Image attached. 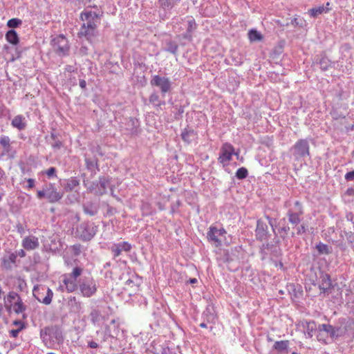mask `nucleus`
<instances>
[{
	"label": "nucleus",
	"mask_w": 354,
	"mask_h": 354,
	"mask_svg": "<svg viewBox=\"0 0 354 354\" xmlns=\"http://www.w3.org/2000/svg\"><path fill=\"white\" fill-rule=\"evenodd\" d=\"M83 269L75 267L72 272L62 276V283L59 288L67 292H73L78 290L79 293L84 297H91L97 290V281L90 276L81 277Z\"/></svg>",
	"instance_id": "nucleus-1"
},
{
	"label": "nucleus",
	"mask_w": 354,
	"mask_h": 354,
	"mask_svg": "<svg viewBox=\"0 0 354 354\" xmlns=\"http://www.w3.org/2000/svg\"><path fill=\"white\" fill-rule=\"evenodd\" d=\"M342 334L343 332L340 327H334L332 325L325 324H319L317 326V338L319 342L326 343L328 339H337Z\"/></svg>",
	"instance_id": "nucleus-2"
},
{
	"label": "nucleus",
	"mask_w": 354,
	"mask_h": 354,
	"mask_svg": "<svg viewBox=\"0 0 354 354\" xmlns=\"http://www.w3.org/2000/svg\"><path fill=\"white\" fill-rule=\"evenodd\" d=\"M4 306L8 312L13 311L16 314L22 313L26 310V306L15 292H10L6 297H4Z\"/></svg>",
	"instance_id": "nucleus-3"
},
{
	"label": "nucleus",
	"mask_w": 354,
	"mask_h": 354,
	"mask_svg": "<svg viewBox=\"0 0 354 354\" xmlns=\"http://www.w3.org/2000/svg\"><path fill=\"white\" fill-rule=\"evenodd\" d=\"M309 143L306 139H300L291 148L292 154L295 160L299 161L309 156Z\"/></svg>",
	"instance_id": "nucleus-4"
},
{
	"label": "nucleus",
	"mask_w": 354,
	"mask_h": 354,
	"mask_svg": "<svg viewBox=\"0 0 354 354\" xmlns=\"http://www.w3.org/2000/svg\"><path fill=\"white\" fill-rule=\"evenodd\" d=\"M100 14L90 9H84L80 14V19L87 28H97L100 23Z\"/></svg>",
	"instance_id": "nucleus-5"
},
{
	"label": "nucleus",
	"mask_w": 354,
	"mask_h": 354,
	"mask_svg": "<svg viewBox=\"0 0 354 354\" xmlns=\"http://www.w3.org/2000/svg\"><path fill=\"white\" fill-rule=\"evenodd\" d=\"M233 155H235L239 158V155L235 152L234 147L231 144L225 142L221 147L218 160L225 167L228 165Z\"/></svg>",
	"instance_id": "nucleus-6"
},
{
	"label": "nucleus",
	"mask_w": 354,
	"mask_h": 354,
	"mask_svg": "<svg viewBox=\"0 0 354 354\" xmlns=\"http://www.w3.org/2000/svg\"><path fill=\"white\" fill-rule=\"evenodd\" d=\"M152 86H157L161 91L162 96L164 97L165 93L169 92L171 88V82L166 77L160 75H153L150 81Z\"/></svg>",
	"instance_id": "nucleus-7"
},
{
	"label": "nucleus",
	"mask_w": 354,
	"mask_h": 354,
	"mask_svg": "<svg viewBox=\"0 0 354 354\" xmlns=\"http://www.w3.org/2000/svg\"><path fill=\"white\" fill-rule=\"evenodd\" d=\"M78 37L80 38L84 37L89 43L93 44L98 41L99 31L97 28H87L85 24H82L80 29L78 32Z\"/></svg>",
	"instance_id": "nucleus-8"
},
{
	"label": "nucleus",
	"mask_w": 354,
	"mask_h": 354,
	"mask_svg": "<svg viewBox=\"0 0 354 354\" xmlns=\"http://www.w3.org/2000/svg\"><path fill=\"white\" fill-rule=\"evenodd\" d=\"M52 42L55 50L59 55L64 56L68 54L69 50L68 41L63 35L55 37Z\"/></svg>",
	"instance_id": "nucleus-9"
},
{
	"label": "nucleus",
	"mask_w": 354,
	"mask_h": 354,
	"mask_svg": "<svg viewBox=\"0 0 354 354\" xmlns=\"http://www.w3.org/2000/svg\"><path fill=\"white\" fill-rule=\"evenodd\" d=\"M77 232L84 241L91 240L95 234L94 227L88 224H82L77 228Z\"/></svg>",
	"instance_id": "nucleus-10"
},
{
	"label": "nucleus",
	"mask_w": 354,
	"mask_h": 354,
	"mask_svg": "<svg viewBox=\"0 0 354 354\" xmlns=\"http://www.w3.org/2000/svg\"><path fill=\"white\" fill-rule=\"evenodd\" d=\"M110 250L113 255V257L116 258L119 257L122 252H129L131 250V245L127 241L113 243L110 247Z\"/></svg>",
	"instance_id": "nucleus-11"
},
{
	"label": "nucleus",
	"mask_w": 354,
	"mask_h": 354,
	"mask_svg": "<svg viewBox=\"0 0 354 354\" xmlns=\"http://www.w3.org/2000/svg\"><path fill=\"white\" fill-rule=\"evenodd\" d=\"M295 205L296 211L294 212L292 209H289L287 215L289 222L294 225H297L301 221L300 216L303 214V210L299 201H296Z\"/></svg>",
	"instance_id": "nucleus-12"
},
{
	"label": "nucleus",
	"mask_w": 354,
	"mask_h": 354,
	"mask_svg": "<svg viewBox=\"0 0 354 354\" xmlns=\"http://www.w3.org/2000/svg\"><path fill=\"white\" fill-rule=\"evenodd\" d=\"M142 283L141 279L136 274L131 276L125 282L124 289L131 292H136L138 290V287Z\"/></svg>",
	"instance_id": "nucleus-13"
},
{
	"label": "nucleus",
	"mask_w": 354,
	"mask_h": 354,
	"mask_svg": "<svg viewBox=\"0 0 354 354\" xmlns=\"http://www.w3.org/2000/svg\"><path fill=\"white\" fill-rule=\"evenodd\" d=\"M225 233L226 232L223 228L217 229L216 227L212 226L207 232V238L210 241L214 242L216 246H218L221 243L218 236H223Z\"/></svg>",
	"instance_id": "nucleus-14"
},
{
	"label": "nucleus",
	"mask_w": 354,
	"mask_h": 354,
	"mask_svg": "<svg viewBox=\"0 0 354 354\" xmlns=\"http://www.w3.org/2000/svg\"><path fill=\"white\" fill-rule=\"evenodd\" d=\"M63 196V194L57 192L56 187L53 184L46 185V198L50 203H55L59 201Z\"/></svg>",
	"instance_id": "nucleus-15"
},
{
	"label": "nucleus",
	"mask_w": 354,
	"mask_h": 354,
	"mask_svg": "<svg viewBox=\"0 0 354 354\" xmlns=\"http://www.w3.org/2000/svg\"><path fill=\"white\" fill-rule=\"evenodd\" d=\"M300 326L303 328L304 335L307 338H311L315 331H317V327L314 321H302L300 323Z\"/></svg>",
	"instance_id": "nucleus-16"
},
{
	"label": "nucleus",
	"mask_w": 354,
	"mask_h": 354,
	"mask_svg": "<svg viewBox=\"0 0 354 354\" xmlns=\"http://www.w3.org/2000/svg\"><path fill=\"white\" fill-rule=\"evenodd\" d=\"M22 247L26 250H33L39 248V242L37 237L28 236L22 240Z\"/></svg>",
	"instance_id": "nucleus-17"
},
{
	"label": "nucleus",
	"mask_w": 354,
	"mask_h": 354,
	"mask_svg": "<svg viewBox=\"0 0 354 354\" xmlns=\"http://www.w3.org/2000/svg\"><path fill=\"white\" fill-rule=\"evenodd\" d=\"M27 120L23 115H17L11 121V125L18 131H24L27 127Z\"/></svg>",
	"instance_id": "nucleus-18"
},
{
	"label": "nucleus",
	"mask_w": 354,
	"mask_h": 354,
	"mask_svg": "<svg viewBox=\"0 0 354 354\" xmlns=\"http://www.w3.org/2000/svg\"><path fill=\"white\" fill-rule=\"evenodd\" d=\"M17 254L11 252L5 255L2 259V266L6 270H12L15 264Z\"/></svg>",
	"instance_id": "nucleus-19"
},
{
	"label": "nucleus",
	"mask_w": 354,
	"mask_h": 354,
	"mask_svg": "<svg viewBox=\"0 0 354 354\" xmlns=\"http://www.w3.org/2000/svg\"><path fill=\"white\" fill-rule=\"evenodd\" d=\"M268 226L266 223L261 220L257 221L256 228V236L258 239L263 240L267 235Z\"/></svg>",
	"instance_id": "nucleus-20"
},
{
	"label": "nucleus",
	"mask_w": 354,
	"mask_h": 354,
	"mask_svg": "<svg viewBox=\"0 0 354 354\" xmlns=\"http://www.w3.org/2000/svg\"><path fill=\"white\" fill-rule=\"evenodd\" d=\"M332 286L330 276L326 273H322L320 275L319 288L324 292L330 288Z\"/></svg>",
	"instance_id": "nucleus-21"
},
{
	"label": "nucleus",
	"mask_w": 354,
	"mask_h": 354,
	"mask_svg": "<svg viewBox=\"0 0 354 354\" xmlns=\"http://www.w3.org/2000/svg\"><path fill=\"white\" fill-rule=\"evenodd\" d=\"M187 31L183 35V37L186 39L191 40L192 32L195 30L196 28V24L195 22V20L192 17H188L187 19Z\"/></svg>",
	"instance_id": "nucleus-22"
},
{
	"label": "nucleus",
	"mask_w": 354,
	"mask_h": 354,
	"mask_svg": "<svg viewBox=\"0 0 354 354\" xmlns=\"http://www.w3.org/2000/svg\"><path fill=\"white\" fill-rule=\"evenodd\" d=\"M181 137L185 142L190 143L196 139L197 134L193 129H185L182 132Z\"/></svg>",
	"instance_id": "nucleus-23"
},
{
	"label": "nucleus",
	"mask_w": 354,
	"mask_h": 354,
	"mask_svg": "<svg viewBox=\"0 0 354 354\" xmlns=\"http://www.w3.org/2000/svg\"><path fill=\"white\" fill-rule=\"evenodd\" d=\"M330 10V8H325L324 6L313 8L308 10V14L312 17H317L322 13H326Z\"/></svg>",
	"instance_id": "nucleus-24"
},
{
	"label": "nucleus",
	"mask_w": 354,
	"mask_h": 354,
	"mask_svg": "<svg viewBox=\"0 0 354 354\" xmlns=\"http://www.w3.org/2000/svg\"><path fill=\"white\" fill-rule=\"evenodd\" d=\"M6 39L9 43L13 45H17L19 43L18 35L14 30H10L7 32Z\"/></svg>",
	"instance_id": "nucleus-25"
},
{
	"label": "nucleus",
	"mask_w": 354,
	"mask_h": 354,
	"mask_svg": "<svg viewBox=\"0 0 354 354\" xmlns=\"http://www.w3.org/2000/svg\"><path fill=\"white\" fill-rule=\"evenodd\" d=\"M149 100L154 106L160 107L162 105L165 104V101L160 100L158 94L156 93H151L149 96Z\"/></svg>",
	"instance_id": "nucleus-26"
},
{
	"label": "nucleus",
	"mask_w": 354,
	"mask_h": 354,
	"mask_svg": "<svg viewBox=\"0 0 354 354\" xmlns=\"http://www.w3.org/2000/svg\"><path fill=\"white\" fill-rule=\"evenodd\" d=\"M80 185V182L75 178L68 179L64 185V189L67 192L72 191Z\"/></svg>",
	"instance_id": "nucleus-27"
},
{
	"label": "nucleus",
	"mask_w": 354,
	"mask_h": 354,
	"mask_svg": "<svg viewBox=\"0 0 354 354\" xmlns=\"http://www.w3.org/2000/svg\"><path fill=\"white\" fill-rule=\"evenodd\" d=\"M289 342L287 340L277 341L274 344V348L279 352H283L287 350Z\"/></svg>",
	"instance_id": "nucleus-28"
},
{
	"label": "nucleus",
	"mask_w": 354,
	"mask_h": 354,
	"mask_svg": "<svg viewBox=\"0 0 354 354\" xmlns=\"http://www.w3.org/2000/svg\"><path fill=\"white\" fill-rule=\"evenodd\" d=\"M248 37L250 41H258L262 39L261 34L256 30H250L248 32Z\"/></svg>",
	"instance_id": "nucleus-29"
},
{
	"label": "nucleus",
	"mask_w": 354,
	"mask_h": 354,
	"mask_svg": "<svg viewBox=\"0 0 354 354\" xmlns=\"http://www.w3.org/2000/svg\"><path fill=\"white\" fill-rule=\"evenodd\" d=\"M53 296V291L50 288H48L46 289V295L42 299L37 297V299L39 301H41V303L46 304V305H48L52 301Z\"/></svg>",
	"instance_id": "nucleus-30"
},
{
	"label": "nucleus",
	"mask_w": 354,
	"mask_h": 354,
	"mask_svg": "<svg viewBox=\"0 0 354 354\" xmlns=\"http://www.w3.org/2000/svg\"><path fill=\"white\" fill-rule=\"evenodd\" d=\"M0 145H1L6 151H9L10 148V140L7 136L0 137Z\"/></svg>",
	"instance_id": "nucleus-31"
},
{
	"label": "nucleus",
	"mask_w": 354,
	"mask_h": 354,
	"mask_svg": "<svg viewBox=\"0 0 354 354\" xmlns=\"http://www.w3.org/2000/svg\"><path fill=\"white\" fill-rule=\"evenodd\" d=\"M98 183V186L100 187L97 191L95 192L96 194L102 195L106 192V185L108 184V180L104 178H100Z\"/></svg>",
	"instance_id": "nucleus-32"
},
{
	"label": "nucleus",
	"mask_w": 354,
	"mask_h": 354,
	"mask_svg": "<svg viewBox=\"0 0 354 354\" xmlns=\"http://www.w3.org/2000/svg\"><path fill=\"white\" fill-rule=\"evenodd\" d=\"M316 248L319 254H328L330 252V250L328 245L322 243L317 244Z\"/></svg>",
	"instance_id": "nucleus-33"
},
{
	"label": "nucleus",
	"mask_w": 354,
	"mask_h": 354,
	"mask_svg": "<svg viewBox=\"0 0 354 354\" xmlns=\"http://www.w3.org/2000/svg\"><path fill=\"white\" fill-rule=\"evenodd\" d=\"M248 175V171L246 168L241 167L236 172V177L238 179H244Z\"/></svg>",
	"instance_id": "nucleus-34"
},
{
	"label": "nucleus",
	"mask_w": 354,
	"mask_h": 354,
	"mask_svg": "<svg viewBox=\"0 0 354 354\" xmlns=\"http://www.w3.org/2000/svg\"><path fill=\"white\" fill-rule=\"evenodd\" d=\"M22 23L21 20V19H17V18H13V19H11L10 20H8V23H7V26L9 27V28H17L18 27L19 25H21Z\"/></svg>",
	"instance_id": "nucleus-35"
},
{
	"label": "nucleus",
	"mask_w": 354,
	"mask_h": 354,
	"mask_svg": "<svg viewBox=\"0 0 354 354\" xmlns=\"http://www.w3.org/2000/svg\"><path fill=\"white\" fill-rule=\"evenodd\" d=\"M305 21L303 19L299 17H295L291 19L290 24L294 26L302 27Z\"/></svg>",
	"instance_id": "nucleus-36"
},
{
	"label": "nucleus",
	"mask_w": 354,
	"mask_h": 354,
	"mask_svg": "<svg viewBox=\"0 0 354 354\" xmlns=\"http://www.w3.org/2000/svg\"><path fill=\"white\" fill-rule=\"evenodd\" d=\"M100 313L97 310H93L91 313V319L93 324H96L99 321Z\"/></svg>",
	"instance_id": "nucleus-37"
},
{
	"label": "nucleus",
	"mask_w": 354,
	"mask_h": 354,
	"mask_svg": "<svg viewBox=\"0 0 354 354\" xmlns=\"http://www.w3.org/2000/svg\"><path fill=\"white\" fill-rule=\"evenodd\" d=\"M84 183L85 186L87 187V189H88V190H89V191H90V192H95H95L97 191V190L95 189V187H98V183H94V182H93V183H92V184H91V185H89V186H88V185H87V183H86V182H85V181H84Z\"/></svg>",
	"instance_id": "nucleus-38"
},
{
	"label": "nucleus",
	"mask_w": 354,
	"mask_h": 354,
	"mask_svg": "<svg viewBox=\"0 0 354 354\" xmlns=\"http://www.w3.org/2000/svg\"><path fill=\"white\" fill-rule=\"evenodd\" d=\"M161 6L165 8H171L172 6L171 0H160Z\"/></svg>",
	"instance_id": "nucleus-39"
},
{
	"label": "nucleus",
	"mask_w": 354,
	"mask_h": 354,
	"mask_svg": "<svg viewBox=\"0 0 354 354\" xmlns=\"http://www.w3.org/2000/svg\"><path fill=\"white\" fill-rule=\"evenodd\" d=\"M37 197L40 199L43 198H46V187L42 190H39L37 192Z\"/></svg>",
	"instance_id": "nucleus-40"
},
{
	"label": "nucleus",
	"mask_w": 354,
	"mask_h": 354,
	"mask_svg": "<svg viewBox=\"0 0 354 354\" xmlns=\"http://www.w3.org/2000/svg\"><path fill=\"white\" fill-rule=\"evenodd\" d=\"M22 328V326H20L19 328L17 329H13V330H11L10 331V335L12 337H17L19 335V331L21 330Z\"/></svg>",
	"instance_id": "nucleus-41"
},
{
	"label": "nucleus",
	"mask_w": 354,
	"mask_h": 354,
	"mask_svg": "<svg viewBox=\"0 0 354 354\" xmlns=\"http://www.w3.org/2000/svg\"><path fill=\"white\" fill-rule=\"evenodd\" d=\"M177 49H178V46L176 44H171L168 48L167 49V51L173 53V54H175L177 51Z\"/></svg>",
	"instance_id": "nucleus-42"
},
{
	"label": "nucleus",
	"mask_w": 354,
	"mask_h": 354,
	"mask_svg": "<svg viewBox=\"0 0 354 354\" xmlns=\"http://www.w3.org/2000/svg\"><path fill=\"white\" fill-rule=\"evenodd\" d=\"M203 315L206 317V320L208 323L214 322L215 317L213 314H209V315H207V313L205 312L203 313Z\"/></svg>",
	"instance_id": "nucleus-43"
},
{
	"label": "nucleus",
	"mask_w": 354,
	"mask_h": 354,
	"mask_svg": "<svg viewBox=\"0 0 354 354\" xmlns=\"http://www.w3.org/2000/svg\"><path fill=\"white\" fill-rule=\"evenodd\" d=\"M16 227L17 232L19 233L21 235H23L25 233V228L21 224L18 223Z\"/></svg>",
	"instance_id": "nucleus-44"
},
{
	"label": "nucleus",
	"mask_w": 354,
	"mask_h": 354,
	"mask_svg": "<svg viewBox=\"0 0 354 354\" xmlns=\"http://www.w3.org/2000/svg\"><path fill=\"white\" fill-rule=\"evenodd\" d=\"M345 179L346 180H353L354 179V171L346 173L345 175Z\"/></svg>",
	"instance_id": "nucleus-45"
},
{
	"label": "nucleus",
	"mask_w": 354,
	"mask_h": 354,
	"mask_svg": "<svg viewBox=\"0 0 354 354\" xmlns=\"http://www.w3.org/2000/svg\"><path fill=\"white\" fill-rule=\"evenodd\" d=\"M55 169L54 167H50L46 172V175L48 176V177H52L55 175Z\"/></svg>",
	"instance_id": "nucleus-46"
},
{
	"label": "nucleus",
	"mask_w": 354,
	"mask_h": 354,
	"mask_svg": "<svg viewBox=\"0 0 354 354\" xmlns=\"http://www.w3.org/2000/svg\"><path fill=\"white\" fill-rule=\"evenodd\" d=\"M297 230L298 234H301L303 233H305L306 231V228L305 225H301L300 226H299L297 228Z\"/></svg>",
	"instance_id": "nucleus-47"
},
{
	"label": "nucleus",
	"mask_w": 354,
	"mask_h": 354,
	"mask_svg": "<svg viewBox=\"0 0 354 354\" xmlns=\"http://www.w3.org/2000/svg\"><path fill=\"white\" fill-rule=\"evenodd\" d=\"M27 183H28V185H27L28 188L31 189V188L34 187V186H35V180L34 179L28 178L27 180Z\"/></svg>",
	"instance_id": "nucleus-48"
},
{
	"label": "nucleus",
	"mask_w": 354,
	"mask_h": 354,
	"mask_svg": "<svg viewBox=\"0 0 354 354\" xmlns=\"http://www.w3.org/2000/svg\"><path fill=\"white\" fill-rule=\"evenodd\" d=\"M88 345L91 348H96L98 347V344L93 341L89 342Z\"/></svg>",
	"instance_id": "nucleus-49"
},
{
	"label": "nucleus",
	"mask_w": 354,
	"mask_h": 354,
	"mask_svg": "<svg viewBox=\"0 0 354 354\" xmlns=\"http://www.w3.org/2000/svg\"><path fill=\"white\" fill-rule=\"evenodd\" d=\"M320 66H321V68L324 70H326L327 69V63L324 60V59H322L321 60L320 62Z\"/></svg>",
	"instance_id": "nucleus-50"
},
{
	"label": "nucleus",
	"mask_w": 354,
	"mask_h": 354,
	"mask_svg": "<svg viewBox=\"0 0 354 354\" xmlns=\"http://www.w3.org/2000/svg\"><path fill=\"white\" fill-rule=\"evenodd\" d=\"M79 84L82 89H84L86 86V82L84 80H80Z\"/></svg>",
	"instance_id": "nucleus-51"
},
{
	"label": "nucleus",
	"mask_w": 354,
	"mask_h": 354,
	"mask_svg": "<svg viewBox=\"0 0 354 354\" xmlns=\"http://www.w3.org/2000/svg\"><path fill=\"white\" fill-rule=\"evenodd\" d=\"M62 147V142L60 141H56L54 144H53V147L56 149H59Z\"/></svg>",
	"instance_id": "nucleus-52"
},
{
	"label": "nucleus",
	"mask_w": 354,
	"mask_h": 354,
	"mask_svg": "<svg viewBox=\"0 0 354 354\" xmlns=\"http://www.w3.org/2000/svg\"><path fill=\"white\" fill-rule=\"evenodd\" d=\"M17 255H19L21 257H24L26 255V253L24 250H20L17 252Z\"/></svg>",
	"instance_id": "nucleus-53"
},
{
	"label": "nucleus",
	"mask_w": 354,
	"mask_h": 354,
	"mask_svg": "<svg viewBox=\"0 0 354 354\" xmlns=\"http://www.w3.org/2000/svg\"><path fill=\"white\" fill-rule=\"evenodd\" d=\"M197 282V279L195 278H192L189 279V283L192 284L196 283Z\"/></svg>",
	"instance_id": "nucleus-54"
},
{
	"label": "nucleus",
	"mask_w": 354,
	"mask_h": 354,
	"mask_svg": "<svg viewBox=\"0 0 354 354\" xmlns=\"http://www.w3.org/2000/svg\"><path fill=\"white\" fill-rule=\"evenodd\" d=\"M85 212H86V213L89 214L90 215H94V214H95V213H94L93 212H92L91 210H89V211H88L86 208H85Z\"/></svg>",
	"instance_id": "nucleus-55"
},
{
	"label": "nucleus",
	"mask_w": 354,
	"mask_h": 354,
	"mask_svg": "<svg viewBox=\"0 0 354 354\" xmlns=\"http://www.w3.org/2000/svg\"><path fill=\"white\" fill-rule=\"evenodd\" d=\"M200 326L202 328H207V324L205 322H203L200 324Z\"/></svg>",
	"instance_id": "nucleus-56"
},
{
	"label": "nucleus",
	"mask_w": 354,
	"mask_h": 354,
	"mask_svg": "<svg viewBox=\"0 0 354 354\" xmlns=\"http://www.w3.org/2000/svg\"><path fill=\"white\" fill-rule=\"evenodd\" d=\"M14 324L17 326L21 325V322L20 321H15Z\"/></svg>",
	"instance_id": "nucleus-57"
},
{
	"label": "nucleus",
	"mask_w": 354,
	"mask_h": 354,
	"mask_svg": "<svg viewBox=\"0 0 354 354\" xmlns=\"http://www.w3.org/2000/svg\"><path fill=\"white\" fill-rule=\"evenodd\" d=\"M329 6H330V3L328 2L326 5V6H324L325 8H329Z\"/></svg>",
	"instance_id": "nucleus-58"
},
{
	"label": "nucleus",
	"mask_w": 354,
	"mask_h": 354,
	"mask_svg": "<svg viewBox=\"0 0 354 354\" xmlns=\"http://www.w3.org/2000/svg\"><path fill=\"white\" fill-rule=\"evenodd\" d=\"M15 59V58L14 57H12L10 58V60H11V61H14Z\"/></svg>",
	"instance_id": "nucleus-59"
},
{
	"label": "nucleus",
	"mask_w": 354,
	"mask_h": 354,
	"mask_svg": "<svg viewBox=\"0 0 354 354\" xmlns=\"http://www.w3.org/2000/svg\"><path fill=\"white\" fill-rule=\"evenodd\" d=\"M0 176H2V171L1 169H0Z\"/></svg>",
	"instance_id": "nucleus-60"
},
{
	"label": "nucleus",
	"mask_w": 354,
	"mask_h": 354,
	"mask_svg": "<svg viewBox=\"0 0 354 354\" xmlns=\"http://www.w3.org/2000/svg\"><path fill=\"white\" fill-rule=\"evenodd\" d=\"M47 354H55V353H48Z\"/></svg>",
	"instance_id": "nucleus-61"
},
{
	"label": "nucleus",
	"mask_w": 354,
	"mask_h": 354,
	"mask_svg": "<svg viewBox=\"0 0 354 354\" xmlns=\"http://www.w3.org/2000/svg\"><path fill=\"white\" fill-rule=\"evenodd\" d=\"M292 354H297V353H296L293 352V353H292Z\"/></svg>",
	"instance_id": "nucleus-62"
},
{
	"label": "nucleus",
	"mask_w": 354,
	"mask_h": 354,
	"mask_svg": "<svg viewBox=\"0 0 354 354\" xmlns=\"http://www.w3.org/2000/svg\"><path fill=\"white\" fill-rule=\"evenodd\" d=\"M0 354H1V353H0Z\"/></svg>",
	"instance_id": "nucleus-63"
}]
</instances>
